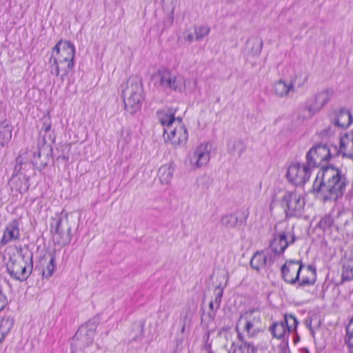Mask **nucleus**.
<instances>
[{"instance_id": "nucleus-1", "label": "nucleus", "mask_w": 353, "mask_h": 353, "mask_svg": "<svg viewBox=\"0 0 353 353\" xmlns=\"http://www.w3.org/2000/svg\"><path fill=\"white\" fill-rule=\"evenodd\" d=\"M345 185V175L340 170L325 167L318 172L312 190L319 193L325 202L336 201L343 196Z\"/></svg>"}, {"instance_id": "nucleus-2", "label": "nucleus", "mask_w": 353, "mask_h": 353, "mask_svg": "<svg viewBox=\"0 0 353 353\" xmlns=\"http://www.w3.org/2000/svg\"><path fill=\"white\" fill-rule=\"evenodd\" d=\"M3 261L9 275L20 281H26L33 269L32 253L21 247H10L5 251Z\"/></svg>"}, {"instance_id": "nucleus-3", "label": "nucleus", "mask_w": 353, "mask_h": 353, "mask_svg": "<svg viewBox=\"0 0 353 353\" xmlns=\"http://www.w3.org/2000/svg\"><path fill=\"white\" fill-rule=\"evenodd\" d=\"M308 79L305 68L301 65H288L285 68L283 77L274 82L272 93L280 99H287L303 88Z\"/></svg>"}, {"instance_id": "nucleus-4", "label": "nucleus", "mask_w": 353, "mask_h": 353, "mask_svg": "<svg viewBox=\"0 0 353 353\" xmlns=\"http://www.w3.org/2000/svg\"><path fill=\"white\" fill-rule=\"evenodd\" d=\"M75 47L69 41H59L52 50L49 65L50 72L64 80L74 67Z\"/></svg>"}, {"instance_id": "nucleus-5", "label": "nucleus", "mask_w": 353, "mask_h": 353, "mask_svg": "<svg viewBox=\"0 0 353 353\" xmlns=\"http://www.w3.org/2000/svg\"><path fill=\"white\" fill-rule=\"evenodd\" d=\"M125 109L133 114L141 108L143 99V89L141 81L137 77H130L121 85Z\"/></svg>"}, {"instance_id": "nucleus-6", "label": "nucleus", "mask_w": 353, "mask_h": 353, "mask_svg": "<svg viewBox=\"0 0 353 353\" xmlns=\"http://www.w3.org/2000/svg\"><path fill=\"white\" fill-rule=\"evenodd\" d=\"M242 327L243 332L247 333L250 338L256 336L262 331V321L261 312L255 309L246 311L239 319L236 326V332H239V327Z\"/></svg>"}, {"instance_id": "nucleus-7", "label": "nucleus", "mask_w": 353, "mask_h": 353, "mask_svg": "<svg viewBox=\"0 0 353 353\" xmlns=\"http://www.w3.org/2000/svg\"><path fill=\"white\" fill-rule=\"evenodd\" d=\"M154 78L159 85L165 90L183 92L185 89V79L182 75L172 73L168 70H159Z\"/></svg>"}, {"instance_id": "nucleus-8", "label": "nucleus", "mask_w": 353, "mask_h": 353, "mask_svg": "<svg viewBox=\"0 0 353 353\" xmlns=\"http://www.w3.org/2000/svg\"><path fill=\"white\" fill-rule=\"evenodd\" d=\"M334 90L332 88H325L315 93L307 99L305 103V110L310 115L321 111L332 99Z\"/></svg>"}, {"instance_id": "nucleus-9", "label": "nucleus", "mask_w": 353, "mask_h": 353, "mask_svg": "<svg viewBox=\"0 0 353 353\" xmlns=\"http://www.w3.org/2000/svg\"><path fill=\"white\" fill-rule=\"evenodd\" d=\"M210 159V150L207 143L199 144L190 152L185 165L192 170H196L206 165Z\"/></svg>"}, {"instance_id": "nucleus-10", "label": "nucleus", "mask_w": 353, "mask_h": 353, "mask_svg": "<svg viewBox=\"0 0 353 353\" xmlns=\"http://www.w3.org/2000/svg\"><path fill=\"white\" fill-rule=\"evenodd\" d=\"M281 205L288 216H301L305 206V200L297 192H286L281 200Z\"/></svg>"}, {"instance_id": "nucleus-11", "label": "nucleus", "mask_w": 353, "mask_h": 353, "mask_svg": "<svg viewBox=\"0 0 353 353\" xmlns=\"http://www.w3.org/2000/svg\"><path fill=\"white\" fill-rule=\"evenodd\" d=\"M331 152L326 145L318 144L313 146L307 153V163L311 168L324 166L331 158Z\"/></svg>"}, {"instance_id": "nucleus-12", "label": "nucleus", "mask_w": 353, "mask_h": 353, "mask_svg": "<svg viewBox=\"0 0 353 353\" xmlns=\"http://www.w3.org/2000/svg\"><path fill=\"white\" fill-rule=\"evenodd\" d=\"M311 168L307 163H293L288 169L287 178L294 185H302L309 180Z\"/></svg>"}, {"instance_id": "nucleus-13", "label": "nucleus", "mask_w": 353, "mask_h": 353, "mask_svg": "<svg viewBox=\"0 0 353 353\" xmlns=\"http://www.w3.org/2000/svg\"><path fill=\"white\" fill-rule=\"evenodd\" d=\"M163 138L167 143L175 146L186 142L188 132L181 119H179L178 122L173 127H168L163 130Z\"/></svg>"}, {"instance_id": "nucleus-14", "label": "nucleus", "mask_w": 353, "mask_h": 353, "mask_svg": "<svg viewBox=\"0 0 353 353\" xmlns=\"http://www.w3.org/2000/svg\"><path fill=\"white\" fill-rule=\"evenodd\" d=\"M298 321L294 316L286 314L283 320L275 322L270 327L273 336L276 339H285L291 331L296 330Z\"/></svg>"}, {"instance_id": "nucleus-15", "label": "nucleus", "mask_w": 353, "mask_h": 353, "mask_svg": "<svg viewBox=\"0 0 353 353\" xmlns=\"http://www.w3.org/2000/svg\"><path fill=\"white\" fill-rule=\"evenodd\" d=\"M295 240L296 237L291 231H283L274 236L270 243V248L275 254L279 255Z\"/></svg>"}, {"instance_id": "nucleus-16", "label": "nucleus", "mask_w": 353, "mask_h": 353, "mask_svg": "<svg viewBox=\"0 0 353 353\" xmlns=\"http://www.w3.org/2000/svg\"><path fill=\"white\" fill-rule=\"evenodd\" d=\"M302 268L303 265L299 261H287L281 268L283 279L286 283L296 284Z\"/></svg>"}, {"instance_id": "nucleus-17", "label": "nucleus", "mask_w": 353, "mask_h": 353, "mask_svg": "<svg viewBox=\"0 0 353 353\" xmlns=\"http://www.w3.org/2000/svg\"><path fill=\"white\" fill-rule=\"evenodd\" d=\"M273 262L272 254L268 251L256 252L250 260V266L258 272L265 270Z\"/></svg>"}, {"instance_id": "nucleus-18", "label": "nucleus", "mask_w": 353, "mask_h": 353, "mask_svg": "<svg viewBox=\"0 0 353 353\" xmlns=\"http://www.w3.org/2000/svg\"><path fill=\"white\" fill-rule=\"evenodd\" d=\"M332 123L341 129L347 128L352 122V117L349 110L341 108L335 110L331 117Z\"/></svg>"}, {"instance_id": "nucleus-19", "label": "nucleus", "mask_w": 353, "mask_h": 353, "mask_svg": "<svg viewBox=\"0 0 353 353\" xmlns=\"http://www.w3.org/2000/svg\"><path fill=\"white\" fill-rule=\"evenodd\" d=\"M94 333L95 326L92 324H87L79 328L74 339L81 341L84 347H88L93 343Z\"/></svg>"}, {"instance_id": "nucleus-20", "label": "nucleus", "mask_w": 353, "mask_h": 353, "mask_svg": "<svg viewBox=\"0 0 353 353\" xmlns=\"http://www.w3.org/2000/svg\"><path fill=\"white\" fill-rule=\"evenodd\" d=\"M248 213L243 212L240 213L239 212L225 214L221 219V223L222 225L227 228H235L241 226L246 220Z\"/></svg>"}, {"instance_id": "nucleus-21", "label": "nucleus", "mask_w": 353, "mask_h": 353, "mask_svg": "<svg viewBox=\"0 0 353 353\" xmlns=\"http://www.w3.org/2000/svg\"><path fill=\"white\" fill-rule=\"evenodd\" d=\"M62 219L59 218L56 223L54 227L53 228L54 234L53 239L58 244L60 245H66L69 243L70 241V228H68L66 230H65L62 227Z\"/></svg>"}, {"instance_id": "nucleus-22", "label": "nucleus", "mask_w": 353, "mask_h": 353, "mask_svg": "<svg viewBox=\"0 0 353 353\" xmlns=\"http://www.w3.org/2000/svg\"><path fill=\"white\" fill-rule=\"evenodd\" d=\"M19 224L17 221L14 220L6 227L1 243L6 245L12 241L19 239Z\"/></svg>"}, {"instance_id": "nucleus-23", "label": "nucleus", "mask_w": 353, "mask_h": 353, "mask_svg": "<svg viewBox=\"0 0 353 353\" xmlns=\"http://www.w3.org/2000/svg\"><path fill=\"white\" fill-rule=\"evenodd\" d=\"M157 115L160 123L164 128L163 130L168 127H173L180 119L179 117H175V110L174 109L159 111Z\"/></svg>"}, {"instance_id": "nucleus-24", "label": "nucleus", "mask_w": 353, "mask_h": 353, "mask_svg": "<svg viewBox=\"0 0 353 353\" xmlns=\"http://www.w3.org/2000/svg\"><path fill=\"white\" fill-rule=\"evenodd\" d=\"M339 152L343 156L353 159V131L341 138Z\"/></svg>"}, {"instance_id": "nucleus-25", "label": "nucleus", "mask_w": 353, "mask_h": 353, "mask_svg": "<svg viewBox=\"0 0 353 353\" xmlns=\"http://www.w3.org/2000/svg\"><path fill=\"white\" fill-rule=\"evenodd\" d=\"M316 281V269L312 265H307L303 271L301 277H299V281L296 282L299 287H306L312 285Z\"/></svg>"}, {"instance_id": "nucleus-26", "label": "nucleus", "mask_w": 353, "mask_h": 353, "mask_svg": "<svg viewBox=\"0 0 353 353\" xmlns=\"http://www.w3.org/2000/svg\"><path fill=\"white\" fill-rule=\"evenodd\" d=\"M175 166L172 163L161 165L158 171L159 179L162 184H169L173 177Z\"/></svg>"}, {"instance_id": "nucleus-27", "label": "nucleus", "mask_w": 353, "mask_h": 353, "mask_svg": "<svg viewBox=\"0 0 353 353\" xmlns=\"http://www.w3.org/2000/svg\"><path fill=\"white\" fill-rule=\"evenodd\" d=\"M12 126L8 120H4L0 123V145L3 147L7 145L11 138Z\"/></svg>"}, {"instance_id": "nucleus-28", "label": "nucleus", "mask_w": 353, "mask_h": 353, "mask_svg": "<svg viewBox=\"0 0 353 353\" xmlns=\"http://www.w3.org/2000/svg\"><path fill=\"white\" fill-rule=\"evenodd\" d=\"M341 278L343 281L353 279V257L343 261Z\"/></svg>"}, {"instance_id": "nucleus-29", "label": "nucleus", "mask_w": 353, "mask_h": 353, "mask_svg": "<svg viewBox=\"0 0 353 353\" xmlns=\"http://www.w3.org/2000/svg\"><path fill=\"white\" fill-rule=\"evenodd\" d=\"M14 325V319L10 316H6L3 318L0 322V343L4 339L6 334H7L10 330L12 328Z\"/></svg>"}, {"instance_id": "nucleus-30", "label": "nucleus", "mask_w": 353, "mask_h": 353, "mask_svg": "<svg viewBox=\"0 0 353 353\" xmlns=\"http://www.w3.org/2000/svg\"><path fill=\"white\" fill-rule=\"evenodd\" d=\"M192 313L189 310L183 311L180 314V323H181V333H183L187 327L191 324Z\"/></svg>"}, {"instance_id": "nucleus-31", "label": "nucleus", "mask_w": 353, "mask_h": 353, "mask_svg": "<svg viewBox=\"0 0 353 353\" xmlns=\"http://www.w3.org/2000/svg\"><path fill=\"white\" fill-rule=\"evenodd\" d=\"M345 343L350 352L353 353V318L346 327Z\"/></svg>"}, {"instance_id": "nucleus-32", "label": "nucleus", "mask_w": 353, "mask_h": 353, "mask_svg": "<svg viewBox=\"0 0 353 353\" xmlns=\"http://www.w3.org/2000/svg\"><path fill=\"white\" fill-rule=\"evenodd\" d=\"M246 145L245 143L241 140H236L233 141L231 146L229 148V150L234 154H236L238 156L241 155L244 151L245 150Z\"/></svg>"}, {"instance_id": "nucleus-33", "label": "nucleus", "mask_w": 353, "mask_h": 353, "mask_svg": "<svg viewBox=\"0 0 353 353\" xmlns=\"http://www.w3.org/2000/svg\"><path fill=\"white\" fill-rule=\"evenodd\" d=\"M210 28L207 26H199L194 28V34H195V40L199 41L208 35Z\"/></svg>"}, {"instance_id": "nucleus-34", "label": "nucleus", "mask_w": 353, "mask_h": 353, "mask_svg": "<svg viewBox=\"0 0 353 353\" xmlns=\"http://www.w3.org/2000/svg\"><path fill=\"white\" fill-rule=\"evenodd\" d=\"M334 223V219L330 214L325 215L319 221V226L323 230L330 228Z\"/></svg>"}, {"instance_id": "nucleus-35", "label": "nucleus", "mask_w": 353, "mask_h": 353, "mask_svg": "<svg viewBox=\"0 0 353 353\" xmlns=\"http://www.w3.org/2000/svg\"><path fill=\"white\" fill-rule=\"evenodd\" d=\"M54 270H55V259H54V257H51L46 268L43 271V276L46 277V278L50 277L53 274Z\"/></svg>"}, {"instance_id": "nucleus-36", "label": "nucleus", "mask_w": 353, "mask_h": 353, "mask_svg": "<svg viewBox=\"0 0 353 353\" xmlns=\"http://www.w3.org/2000/svg\"><path fill=\"white\" fill-rule=\"evenodd\" d=\"M214 294V298L212 301L214 303L215 308H219L223 294V289L222 288L217 287L215 288Z\"/></svg>"}, {"instance_id": "nucleus-37", "label": "nucleus", "mask_w": 353, "mask_h": 353, "mask_svg": "<svg viewBox=\"0 0 353 353\" xmlns=\"http://www.w3.org/2000/svg\"><path fill=\"white\" fill-rule=\"evenodd\" d=\"M216 313V312L210 310L207 314L203 316L201 319L202 323H205L206 322V325L208 326V324L214 320Z\"/></svg>"}, {"instance_id": "nucleus-38", "label": "nucleus", "mask_w": 353, "mask_h": 353, "mask_svg": "<svg viewBox=\"0 0 353 353\" xmlns=\"http://www.w3.org/2000/svg\"><path fill=\"white\" fill-rule=\"evenodd\" d=\"M263 46L262 41H257L253 43L252 53L254 56H258L260 54Z\"/></svg>"}, {"instance_id": "nucleus-39", "label": "nucleus", "mask_w": 353, "mask_h": 353, "mask_svg": "<svg viewBox=\"0 0 353 353\" xmlns=\"http://www.w3.org/2000/svg\"><path fill=\"white\" fill-rule=\"evenodd\" d=\"M8 301L6 296L0 290V312L8 305Z\"/></svg>"}, {"instance_id": "nucleus-40", "label": "nucleus", "mask_w": 353, "mask_h": 353, "mask_svg": "<svg viewBox=\"0 0 353 353\" xmlns=\"http://www.w3.org/2000/svg\"><path fill=\"white\" fill-rule=\"evenodd\" d=\"M182 39L185 42H188V43H190L195 40V34H193L190 32L186 31V32H183Z\"/></svg>"}, {"instance_id": "nucleus-41", "label": "nucleus", "mask_w": 353, "mask_h": 353, "mask_svg": "<svg viewBox=\"0 0 353 353\" xmlns=\"http://www.w3.org/2000/svg\"><path fill=\"white\" fill-rule=\"evenodd\" d=\"M52 123L49 118L43 119V125L41 127V131L45 132H49L51 129Z\"/></svg>"}, {"instance_id": "nucleus-42", "label": "nucleus", "mask_w": 353, "mask_h": 353, "mask_svg": "<svg viewBox=\"0 0 353 353\" xmlns=\"http://www.w3.org/2000/svg\"><path fill=\"white\" fill-rule=\"evenodd\" d=\"M41 157V150L39 149L37 152H34L33 159H32V163L35 165L41 164L39 159Z\"/></svg>"}, {"instance_id": "nucleus-43", "label": "nucleus", "mask_w": 353, "mask_h": 353, "mask_svg": "<svg viewBox=\"0 0 353 353\" xmlns=\"http://www.w3.org/2000/svg\"><path fill=\"white\" fill-rule=\"evenodd\" d=\"M21 165H22V157L20 155L17 158V165L14 167V174L17 175V173L20 172L21 168Z\"/></svg>"}, {"instance_id": "nucleus-44", "label": "nucleus", "mask_w": 353, "mask_h": 353, "mask_svg": "<svg viewBox=\"0 0 353 353\" xmlns=\"http://www.w3.org/2000/svg\"><path fill=\"white\" fill-rule=\"evenodd\" d=\"M210 310L216 312L219 308L214 307V303L212 301H210L209 304Z\"/></svg>"}]
</instances>
